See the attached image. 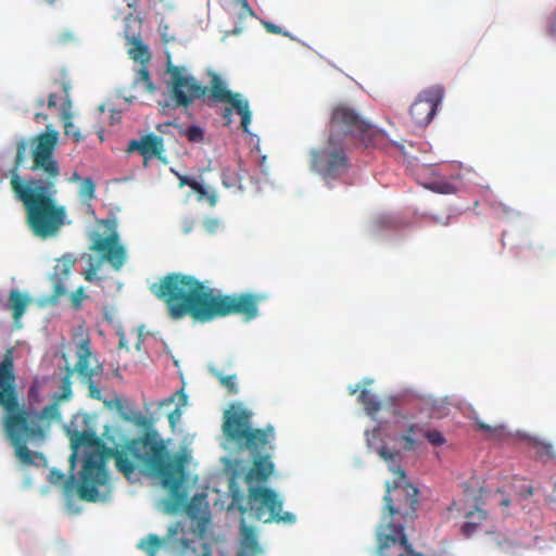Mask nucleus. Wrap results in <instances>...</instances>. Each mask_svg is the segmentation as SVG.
<instances>
[{"label":"nucleus","instance_id":"obj_1","mask_svg":"<svg viewBox=\"0 0 556 556\" xmlns=\"http://www.w3.org/2000/svg\"><path fill=\"white\" fill-rule=\"evenodd\" d=\"M74 452L70 456L71 469L76 466L79 447H94L86 454L79 472L78 497L86 502L99 498V488L109 480L106 462L115 460L116 469L130 479L137 468L157 477L163 486L169 491L176 507L185 506L188 495L182 488L186 481L188 455L170 453L163 439L155 431L127 441L121 450L106 447L91 430L74 431L71 437Z\"/></svg>","mask_w":556,"mask_h":556},{"label":"nucleus","instance_id":"obj_2","mask_svg":"<svg viewBox=\"0 0 556 556\" xmlns=\"http://www.w3.org/2000/svg\"><path fill=\"white\" fill-rule=\"evenodd\" d=\"M59 132L46 130L30 140L16 142V154L9 170L14 197L26 211V223L34 236L55 237L66 219V210L54 199L60 166L54 159Z\"/></svg>","mask_w":556,"mask_h":556},{"label":"nucleus","instance_id":"obj_3","mask_svg":"<svg viewBox=\"0 0 556 556\" xmlns=\"http://www.w3.org/2000/svg\"><path fill=\"white\" fill-rule=\"evenodd\" d=\"M252 412L244 408L240 403H232L223 416V433L226 440L232 443L239 452H249L252 457V465L244 475V481L249 485L248 498L251 509L257 519L265 522H288L292 523L295 516L291 513H282V502L277 493L266 486L275 470L271 462V452L275 448L274 427L267 426L264 429L252 427Z\"/></svg>","mask_w":556,"mask_h":556},{"label":"nucleus","instance_id":"obj_4","mask_svg":"<svg viewBox=\"0 0 556 556\" xmlns=\"http://www.w3.org/2000/svg\"><path fill=\"white\" fill-rule=\"evenodd\" d=\"M150 290L165 304L172 319L189 316L202 324L230 315L251 321L258 316L260 303L267 299L265 294L251 292L223 294L182 273L165 275Z\"/></svg>","mask_w":556,"mask_h":556},{"label":"nucleus","instance_id":"obj_5","mask_svg":"<svg viewBox=\"0 0 556 556\" xmlns=\"http://www.w3.org/2000/svg\"><path fill=\"white\" fill-rule=\"evenodd\" d=\"M0 407L5 412L2 419L4 433L18 460L27 466H46L45 455L30 451L27 444L43 441L51 422L61 420L60 402L53 400L39 412L20 403L12 349L7 350L0 363Z\"/></svg>","mask_w":556,"mask_h":556},{"label":"nucleus","instance_id":"obj_6","mask_svg":"<svg viewBox=\"0 0 556 556\" xmlns=\"http://www.w3.org/2000/svg\"><path fill=\"white\" fill-rule=\"evenodd\" d=\"M368 447L376 451L377 454L387 463L390 471L397 476V479L391 484L387 482V492L383 497L389 518L400 516L403 519H415L418 508V489L406 481V473L400 466L403 455L400 451H391L384 444L376 446V441L380 440L379 429L366 432Z\"/></svg>","mask_w":556,"mask_h":556},{"label":"nucleus","instance_id":"obj_7","mask_svg":"<svg viewBox=\"0 0 556 556\" xmlns=\"http://www.w3.org/2000/svg\"><path fill=\"white\" fill-rule=\"evenodd\" d=\"M352 135L359 138L366 147L380 148L386 143V135L377 129L348 104L337 105L331 115L330 137Z\"/></svg>","mask_w":556,"mask_h":556},{"label":"nucleus","instance_id":"obj_8","mask_svg":"<svg viewBox=\"0 0 556 556\" xmlns=\"http://www.w3.org/2000/svg\"><path fill=\"white\" fill-rule=\"evenodd\" d=\"M312 166L327 185H331L349 172L351 163L343 144L329 136L327 144L313 152Z\"/></svg>","mask_w":556,"mask_h":556},{"label":"nucleus","instance_id":"obj_9","mask_svg":"<svg viewBox=\"0 0 556 556\" xmlns=\"http://www.w3.org/2000/svg\"><path fill=\"white\" fill-rule=\"evenodd\" d=\"M89 249L100 255V260L91 263L84 273V278L89 282L100 280L97 274L103 262H108L115 270H119L126 262V250L115 231L108 237L94 233Z\"/></svg>","mask_w":556,"mask_h":556},{"label":"nucleus","instance_id":"obj_10","mask_svg":"<svg viewBox=\"0 0 556 556\" xmlns=\"http://www.w3.org/2000/svg\"><path fill=\"white\" fill-rule=\"evenodd\" d=\"M210 93L214 102L228 103L223 111V118L225 125L229 126L232 122V111H236L241 116V128L244 134H250L249 126L252 121V113L250 111L249 101L238 92L230 91L222 77L213 73L210 83Z\"/></svg>","mask_w":556,"mask_h":556},{"label":"nucleus","instance_id":"obj_11","mask_svg":"<svg viewBox=\"0 0 556 556\" xmlns=\"http://www.w3.org/2000/svg\"><path fill=\"white\" fill-rule=\"evenodd\" d=\"M166 72L170 76V97L176 106L188 108L195 99L206 94L207 87L187 74L184 66L174 65L168 60Z\"/></svg>","mask_w":556,"mask_h":556},{"label":"nucleus","instance_id":"obj_12","mask_svg":"<svg viewBox=\"0 0 556 556\" xmlns=\"http://www.w3.org/2000/svg\"><path fill=\"white\" fill-rule=\"evenodd\" d=\"M378 553L380 556H422L416 553L404 533V526L388 521L377 532Z\"/></svg>","mask_w":556,"mask_h":556},{"label":"nucleus","instance_id":"obj_13","mask_svg":"<svg viewBox=\"0 0 556 556\" xmlns=\"http://www.w3.org/2000/svg\"><path fill=\"white\" fill-rule=\"evenodd\" d=\"M444 97V88L440 85L422 90L409 108V115L417 127H426L434 117Z\"/></svg>","mask_w":556,"mask_h":556},{"label":"nucleus","instance_id":"obj_14","mask_svg":"<svg viewBox=\"0 0 556 556\" xmlns=\"http://www.w3.org/2000/svg\"><path fill=\"white\" fill-rule=\"evenodd\" d=\"M77 362L75 364L76 372L81 378L83 382L88 387V395L91 399L101 401L102 391L96 386L92 378L102 370V367L90 368V358L92 356L89 340H83L76 350Z\"/></svg>","mask_w":556,"mask_h":556},{"label":"nucleus","instance_id":"obj_15","mask_svg":"<svg viewBox=\"0 0 556 556\" xmlns=\"http://www.w3.org/2000/svg\"><path fill=\"white\" fill-rule=\"evenodd\" d=\"M135 151H137L143 157V163L146 166L148 165V162L153 159H156L164 164L167 163V159L164 155V139L153 132L147 134L138 140H130L128 143L127 152Z\"/></svg>","mask_w":556,"mask_h":556},{"label":"nucleus","instance_id":"obj_16","mask_svg":"<svg viewBox=\"0 0 556 556\" xmlns=\"http://www.w3.org/2000/svg\"><path fill=\"white\" fill-rule=\"evenodd\" d=\"M130 23L128 22L125 29V38L127 41L129 56L139 62L141 65H148L151 61V52L147 45L142 42L140 34L130 33Z\"/></svg>","mask_w":556,"mask_h":556},{"label":"nucleus","instance_id":"obj_17","mask_svg":"<svg viewBox=\"0 0 556 556\" xmlns=\"http://www.w3.org/2000/svg\"><path fill=\"white\" fill-rule=\"evenodd\" d=\"M30 303L31 299L28 294L22 293L17 289H12L10 291L8 308L12 312V317L17 328L21 327L20 320Z\"/></svg>","mask_w":556,"mask_h":556},{"label":"nucleus","instance_id":"obj_18","mask_svg":"<svg viewBox=\"0 0 556 556\" xmlns=\"http://www.w3.org/2000/svg\"><path fill=\"white\" fill-rule=\"evenodd\" d=\"M241 543H240V553H248L250 555H258L262 552V548L258 544L257 534L253 527L244 525L242 521L241 528Z\"/></svg>","mask_w":556,"mask_h":556},{"label":"nucleus","instance_id":"obj_19","mask_svg":"<svg viewBox=\"0 0 556 556\" xmlns=\"http://www.w3.org/2000/svg\"><path fill=\"white\" fill-rule=\"evenodd\" d=\"M245 172L241 168L226 167L223 169V185L226 188H237L241 190L243 188L242 181L244 179Z\"/></svg>","mask_w":556,"mask_h":556},{"label":"nucleus","instance_id":"obj_20","mask_svg":"<svg viewBox=\"0 0 556 556\" xmlns=\"http://www.w3.org/2000/svg\"><path fill=\"white\" fill-rule=\"evenodd\" d=\"M467 521L462 527V532L465 536L469 538L477 529V527L486 519V513L481 508H476L467 515Z\"/></svg>","mask_w":556,"mask_h":556},{"label":"nucleus","instance_id":"obj_21","mask_svg":"<svg viewBox=\"0 0 556 556\" xmlns=\"http://www.w3.org/2000/svg\"><path fill=\"white\" fill-rule=\"evenodd\" d=\"M358 402L364 406L366 414L371 417H375L381 408L377 396L366 389L359 392Z\"/></svg>","mask_w":556,"mask_h":556},{"label":"nucleus","instance_id":"obj_22","mask_svg":"<svg viewBox=\"0 0 556 556\" xmlns=\"http://www.w3.org/2000/svg\"><path fill=\"white\" fill-rule=\"evenodd\" d=\"M49 480L51 483H54V484L64 481V492L66 494L73 493L74 490L77 491V488L79 485V482L77 483L76 478L73 473L65 480L64 473L54 468L51 469V471H50Z\"/></svg>","mask_w":556,"mask_h":556},{"label":"nucleus","instance_id":"obj_23","mask_svg":"<svg viewBox=\"0 0 556 556\" xmlns=\"http://www.w3.org/2000/svg\"><path fill=\"white\" fill-rule=\"evenodd\" d=\"M163 544L164 540L159 538L156 534H148L138 543L137 546L148 556H156Z\"/></svg>","mask_w":556,"mask_h":556},{"label":"nucleus","instance_id":"obj_24","mask_svg":"<svg viewBox=\"0 0 556 556\" xmlns=\"http://www.w3.org/2000/svg\"><path fill=\"white\" fill-rule=\"evenodd\" d=\"M66 374L62 378V384H61V392L59 394H55L52 400H56L58 402L62 401H68L72 396V376L76 371L75 366H66L65 368Z\"/></svg>","mask_w":556,"mask_h":556},{"label":"nucleus","instance_id":"obj_25","mask_svg":"<svg viewBox=\"0 0 556 556\" xmlns=\"http://www.w3.org/2000/svg\"><path fill=\"white\" fill-rule=\"evenodd\" d=\"M210 371H211V374L216 379H218L219 383L225 389H227V391L230 394H237L238 393V386H237V382H236V379H237L236 375L225 376V375H223L222 371L217 370L216 368H211Z\"/></svg>","mask_w":556,"mask_h":556},{"label":"nucleus","instance_id":"obj_26","mask_svg":"<svg viewBox=\"0 0 556 556\" xmlns=\"http://www.w3.org/2000/svg\"><path fill=\"white\" fill-rule=\"evenodd\" d=\"M178 134L185 136L190 142H202L204 139V130L200 126L192 125L190 127H182L178 125Z\"/></svg>","mask_w":556,"mask_h":556},{"label":"nucleus","instance_id":"obj_27","mask_svg":"<svg viewBox=\"0 0 556 556\" xmlns=\"http://www.w3.org/2000/svg\"><path fill=\"white\" fill-rule=\"evenodd\" d=\"M184 546L188 553V556H212L211 545L206 542L199 541L189 546L188 541H184Z\"/></svg>","mask_w":556,"mask_h":556},{"label":"nucleus","instance_id":"obj_28","mask_svg":"<svg viewBox=\"0 0 556 556\" xmlns=\"http://www.w3.org/2000/svg\"><path fill=\"white\" fill-rule=\"evenodd\" d=\"M62 117L64 118V129L66 136H72L75 142H79L84 139V136L80 134L75 124L71 121V114L64 110L62 113Z\"/></svg>","mask_w":556,"mask_h":556},{"label":"nucleus","instance_id":"obj_29","mask_svg":"<svg viewBox=\"0 0 556 556\" xmlns=\"http://www.w3.org/2000/svg\"><path fill=\"white\" fill-rule=\"evenodd\" d=\"M476 426L479 430L485 432L489 438H500L505 434V426L495 425L490 426L479 419H476Z\"/></svg>","mask_w":556,"mask_h":556},{"label":"nucleus","instance_id":"obj_30","mask_svg":"<svg viewBox=\"0 0 556 556\" xmlns=\"http://www.w3.org/2000/svg\"><path fill=\"white\" fill-rule=\"evenodd\" d=\"M421 427L418 425H410L407 432L401 437L403 441V448L405 451H412L416 446V440L414 439V434L420 433Z\"/></svg>","mask_w":556,"mask_h":556},{"label":"nucleus","instance_id":"obj_31","mask_svg":"<svg viewBox=\"0 0 556 556\" xmlns=\"http://www.w3.org/2000/svg\"><path fill=\"white\" fill-rule=\"evenodd\" d=\"M529 442L538 448V453L540 455H545L552 459L556 460V453L553 451V445L551 443H546L543 441H540L536 438H528Z\"/></svg>","mask_w":556,"mask_h":556},{"label":"nucleus","instance_id":"obj_32","mask_svg":"<svg viewBox=\"0 0 556 556\" xmlns=\"http://www.w3.org/2000/svg\"><path fill=\"white\" fill-rule=\"evenodd\" d=\"M96 192V184L92 178L86 177L81 180L79 194L80 197L86 200L90 201L94 198Z\"/></svg>","mask_w":556,"mask_h":556},{"label":"nucleus","instance_id":"obj_33","mask_svg":"<svg viewBox=\"0 0 556 556\" xmlns=\"http://www.w3.org/2000/svg\"><path fill=\"white\" fill-rule=\"evenodd\" d=\"M76 260L72 255H63L58 260L55 273L66 276L74 267Z\"/></svg>","mask_w":556,"mask_h":556},{"label":"nucleus","instance_id":"obj_34","mask_svg":"<svg viewBox=\"0 0 556 556\" xmlns=\"http://www.w3.org/2000/svg\"><path fill=\"white\" fill-rule=\"evenodd\" d=\"M136 83H143L144 88L148 92H153L155 86L151 80L150 73L147 65H141L137 72Z\"/></svg>","mask_w":556,"mask_h":556},{"label":"nucleus","instance_id":"obj_35","mask_svg":"<svg viewBox=\"0 0 556 556\" xmlns=\"http://www.w3.org/2000/svg\"><path fill=\"white\" fill-rule=\"evenodd\" d=\"M420 433L428 440L433 446H441L445 443V438L439 430H429L421 428Z\"/></svg>","mask_w":556,"mask_h":556},{"label":"nucleus","instance_id":"obj_36","mask_svg":"<svg viewBox=\"0 0 556 556\" xmlns=\"http://www.w3.org/2000/svg\"><path fill=\"white\" fill-rule=\"evenodd\" d=\"M174 402H177L176 407H179V409H181V407L187 405L188 396L185 393L184 389L177 390L174 394H172L169 397L164 400L162 402V405H169Z\"/></svg>","mask_w":556,"mask_h":556},{"label":"nucleus","instance_id":"obj_37","mask_svg":"<svg viewBox=\"0 0 556 556\" xmlns=\"http://www.w3.org/2000/svg\"><path fill=\"white\" fill-rule=\"evenodd\" d=\"M179 179V187L188 186L190 187L195 193H203V186L197 181L194 178L176 174Z\"/></svg>","mask_w":556,"mask_h":556},{"label":"nucleus","instance_id":"obj_38","mask_svg":"<svg viewBox=\"0 0 556 556\" xmlns=\"http://www.w3.org/2000/svg\"><path fill=\"white\" fill-rule=\"evenodd\" d=\"M66 293V288L64 286V283L62 282V280H58L54 286H53V292L50 296V300L49 302L51 304H56L58 300L64 295Z\"/></svg>","mask_w":556,"mask_h":556},{"label":"nucleus","instance_id":"obj_39","mask_svg":"<svg viewBox=\"0 0 556 556\" xmlns=\"http://www.w3.org/2000/svg\"><path fill=\"white\" fill-rule=\"evenodd\" d=\"M87 298L84 288L79 287L76 291L71 294L72 306L77 311L81 307L83 301Z\"/></svg>","mask_w":556,"mask_h":556},{"label":"nucleus","instance_id":"obj_40","mask_svg":"<svg viewBox=\"0 0 556 556\" xmlns=\"http://www.w3.org/2000/svg\"><path fill=\"white\" fill-rule=\"evenodd\" d=\"M238 478H239L238 471L233 470L231 473V477L229 479V491H230L233 500H238L241 496V492H240V489H239L238 482H237Z\"/></svg>","mask_w":556,"mask_h":556},{"label":"nucleus","instance_id":"obj_41","mask_svg":"<svg viewBox=\"0 0 556 556\" xmlns=\"http://www.w3.org/2000/svg\"><path fill=\"white\" fill-rule=\"evenodd\" d=\"M262 24H263L264 28H265L268 33H270V34H275V35H283V36H286V37H288V36H289V34H288L287 31H283V30L281 29V27H280V26L276 25V24H274V23H271V22L263 21V22H262Z\"/></svg>","mask_w":556,"mask_h":556},{"label":"nucleus","instance_id":"obj_42","mask_svg":"<svg viewBox=\"0 0 556 556\" xmlns=\"http://www.w3.org/2000/svg\"><path fill=\"white\" fill-rule=\"evenodd\" d=\"M197 194H198L199 201L206 200L211 206H215V204L217 202V194L215 192H208L203 187V193H197Z\"/></svg>","mask_w":556,"mask_h":556},{"label":"nucleus","instance_id":"obj_43","mask_svg":"<svg viewBox=\"0 0 556 556\" xmlns=\"http://www.w3.org/2000/svg\"><path fill=\"white\" fill-rule=\"evenodd\" d=\"M182 412L179 409V407H176L172 413L168 414V421L172 427H175V425L179 421L181 418Z\"/></svg>","mask_w":556,"mask_h":556},{"label":"nucleus","instance_id":"obj_44","mask_svg":"<svg viewBox=\"0 0 556 556\" xmlns=\"http://www.w3.org/2000/svg\"><path fill=\"white\" fill-rule=\"evenodd\" d=\"M106 407L109 408H116L118 412L122 413L123 410V407H124V401L119 397H116L114 400H111V401H105L104 402Z\"/></svg>","mask_w":556,"mask_h":556},{"label":"nucleus","instance_id":"obj_45","mask_svg":"<svg viewBox=\"0 0 556 556\" xmlns=\"http://www.w3.org/2000/svg\"><path fill=\"white\" fill-rule=\"evenodd\" d=\"M170 127H175L178 129V124H175L173 122H166V123H163V124H159L156 126V130L161 134H169V128Z\"/></svg>","mask_w":556,"mask_h":556},{"label":"nucleus","instance_id":"obj_46","mask_svg":"<svg viewBox=\"0 0 556 556\" xmlns=\"http://www.w3.org/2000/svg\"><path fill=\"white\" fill-rule=\"evenodd\" d=\"M204 227L208 233H213L218 227V222L215 219H207L204 223Z\"/></svg>","mask_w":556,"mask_h":556},{"label":"nucleus","instance_id":"obj_47","mask_svg":"<svg viewBox=\"0 0 556 556\" xmlns=\"http://www.w3.org/2000/svg\"><path fill=\"white\" fill-rule=\"evenodd\" d=\"M548 34L552 36H556V9L555 12L551 18L549 27H548Z\"/></svg>","mask_w":556,"mask_h":556},{"label":"nucleus","instance_id":"obj_48","mask_svg":"<svg viewBox=\"0 0 556 556\" xmlns=\"http://www.w3.org/2000/svg\"><path fill=\"white\" fill-rule=\"evenodd\" d=\"M56 106V96L54 93L49 94L48 98V108L52 109Z\"/></svg>","mask_w":556,"mask_h":556},{"label":"nucleus","instance_id":"obj_49","mask_svg":"<svg viewBox=\"0 0 556 556\" xmlns=\"http://www.w3.org/2000/svg\"><path fill=\"white\" fill-rule=\"evenodd\" d=\"M242 8L245 10V12H248L250 15H254V12L252 10V8L250 7V4L248 3L247 0H241V3Z\"/></svg>","mask_w":556,"mask_h":556},{"label":"nucleus","instance_id":"obj_50","mask_svg":"<svg viewBox=\"0 0 556 556\" xmlns=\"http://www.w3.org/2000/svg\"><path fill=\"white\" fill-rule=\"evenodd\" d=\"M349 390H350V394L354 395L359 391V386L357 384L354 388L350 387Z\"/></svg>","mask_w":556,"mask_h":556},{"label":"nucleus","instance_id":"obj_51","mask_svg":"<svg viewBox=\"0 0 556 556\" xmlns=\"http://www.w3.org/2000/svg\"><path fill=\"white\" fill-rule=\"evenodd\" d=\"M41 117L46 118V116H45L43 114H41V113H37V114L35 115V118H36V119H39V118H41Z\"/></svg>","mask_w":556,"mask_h":556},{"label":"nucleus","instance_id":"obj_52","mask_svg":"<svg viewBox=\"0 0 556 556\" xmlns=\"http://www.w3.org/2000/svg\"><path fill=\"white\" fill-rule=\"evenodd\" d=\"M122 417H123V419H124V420H130V417H129V416H127V415H126V414H124V413H122Z\"/></svg>","mask_w":556,"mask_h":556},{"label":"nucleus","instance_id":"obj_53","mask_svg":"<svg viewBox=\"0 0 556 556\" xmlns=\"http://www.w3.org/2000/svg\"><path fill=\"white\" fill-rule=\"evenodd\" d=\"M238 556H255V555H250V554H248V553H240V552H239V553H238Z\"/></svg>","mask_w":556,"mask_h":556},{"label":"nucleus","instance_id":"obj_54","mask_svg":"<svg viewBox=\"0 0 556 556\" xmlns=\"http://www.w3.org/2000/svg\"><path fill=\"white\" fill-rule=\"evenodd\" d=\"M43 103H45V100H43V99H39V100H38V105H39V106H42V105H43Z\"/></svg>","mask_w":556,"mask_h":556},{"label":"nucleus","instance_id":"obj_55","mask_svg":"<svg viewBox=\"0 0 556 556\" xmlns=\"http://www.w3.org/2000/svg\"><path fill=\"white\" fill-rule=\"evenodd\" d=\"M508 504H509L508 500H504V501L502 502V505H503V506H508Z\"/></svg>","mask_w":556,"mask_h":556},{"label":"nucleus","instance_id":"obj_56","mask_svg":"<svg viewBox=\"0 0 556 556\" xmlns=\"http://www.w3.org/2000/svg\"><path fill=\"white\" fill-rule=\"evenodd\" d=\"M130 22L135 23V24H138L140 25V21H137V20H131Z\"/></svg>","mask_w":556,"mask_h":556},{"label":"nucleus","instance_id":"obj_57","mask_svg":"<svg viewBox=\"0 0 556 556\" xmlns=\"http://www.w3.org/2000/svg\"><path fill=\"white\" fill-rule=\"evenodd\" d=\"M73 178H74V179H80V178H79V176H78V174H74Z\"/></svg>","mask_w":556,"mask_h":556},{"label":"nucleus","instance_id":"obj_58","mask_svg":"<svg viewBox=\"0 0 556 556\" xmlns=\"http://www.w3.org/2000/svg\"><path fill=\"white\" fill-rule=\"evenodd\" d=\"M63 88H64L65 92L67 93V86L65 84L63 85Z\"/></svg>","mask_w":556,"mask_h":556},{"label":"nucleus","instance_id":"obj_59","mask_svg":"<svg viewBox=\"0 0 556 556\" xmlns=\"http://www.w3.org/2000/svg\"><path fill=\"white\" fill-rule=\"evenodd\" d=\"M370 382H371L370 380H365L364 384H369Z\"/></svg>","mask_w":556,"mask_h":556},{"label":"nucleus","instance_id":"obj_60","mask_svg":"<svg viewBox=\"0 0 556 556\" xmlns=\"http://www.w3.org/2000/svg\"><path fill=\"white\" fill-rule=\"evenodd\" d=\"M238 1H239V3H241V0H238Z\"/></svg>","mask_w":556,"mask_h":556}]
</instances>
